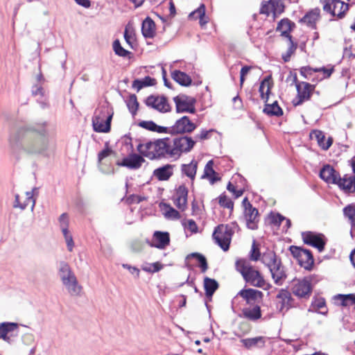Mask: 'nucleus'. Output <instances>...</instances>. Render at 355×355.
Wrapping results in <instances>:
<instances>
[{"label":"nucleus","mask_w":355,"mask_h":355,"mask_svg":"<svg viewBox=\"0 0 355 355\" xmlns=\"http://www.w3.org/2000/svg\"><path fill=\"white\" fill-rule=\"evenodd\" d=\"M30 130L36 135L26 139L22 145L24 150L31 155L49 157L55 150V145L50 139L46 123L35 124Z\"/></svg>","instance_id":"nucleus-1"},{"label":"nucleus","mask_w":355,"mask_h":355,"mask_svg":"<svg viewBox=\"0 0 355 355\" xmlns=\"http://www.w3.org/2000/svg\"><path fill=\"white\" fill-rule=\"evenodd\" d=\"M168 141L169 138L165 137L139 144L137 146V150L142 156L150 160L171 159Z\"/></svg>","instance_id":"nucleus-2"},{"label":"nucleus","mask_w":355,"mask_h":355,"mask_svg":"<svg viewBox=\"0 0 355 355\" xmlns=\"http://www.w3.org/2000/svg\"><path fill=\"white\" fill-rule=\"evenodd\" d=\"M261 262L268 268L274 283L282 286L287 278V274L281 259L274 251L267 250L262 254Z\"/></svg>","instance_id":"nucleus-3"},{"label":"nucleus","mask_w":355,"mask_h":355,"mask_svg":"<svg viewBox=\"0 0 355 355\" xmlns=\"http://www.w3.org/2000/svg\"><path fill=\"white\" fill-rule=\"evenodd\" d=\"M236 270L243 276L246 283L252 286L268 289L269 284H267L261 273L253 268L245 259H238L235 263Z\"/></svg>","instance_id":"nucleus-4"},{"label":"nucleus","mask_w":355,"mask_h":355,"mask_svg":"<svg viewBox=\"0 0 355 355\" xmlns=\"http://www.w3.org/2000/svg\"><path fill=\"white\" fill-rule=\"evenodd\" d=\"M58 275L71 296L80 295L82 286L79 284L76 275L68 263L63 261L59 263Z\"/></svg>","instance_id":"nucleus-5"},{"label":"nucleus","mask_w":355,"mask_h":355,"mask_svg":"<svg viewBox=\"0 0 355 355\" xmlns=\"http://www.w3.org/2000/svg\"><path fill=\"white\" fill-rule=\"evenodd\" d=\"M196 141L188 136L169 138L170 154L171 160L178 159L184 153H189L194 147Z\"/></svg>","instance_id":"nucleus-6"},{"label":"nucleus","mask_w":355,"mask_h":355,"mask_svg":"<svg viewBox=\"0 0 355 355\" xmlns=\"http://www.w3.org/2000/svg\"><path fill=\"white\" fill-rule=\"evenodd\" d=\"M112 116L113 113L107 107H102L96 110L92 118L94 130L97 132H108Z\"/></svg>","instance_id":"nucleus-7"},{"label":"nucleus","mask_w":355,"mask_h":355,"mask_svg":"<svg viewBox=\"0 0 355 355\" xmlns=\"http://www.w3.org/2000/svg\"><path fill=\"white\" fill-rule=\"evenodd\" d=\"M291 291L298 298L308 299L312 293L311 279L304 277L302 279H294L291 282Z\"/></svg>","instance_id":"nucleus-8"},{"label":"nucleus","mask_w":355,"mask_h":355,"mask_svg":"<svg viewBox=\"0 0 355 355\" xmlns=\"http://www.w3.org/2000/svg\"><path fill=\"white\" fill-rule=\"evenodd\" d=\"M289 250L301 267L306 270H311L312 268L314 259L310 250L295 245H291L289 248Z\"/></svg>","instance_id":"nucleus-9"},{"label":"nucleus","mask_w":355,"mask_h":355,"mask_svg":"<svg viewBox=\"0 0 355 355\" xmlns=\"http://www.w3.org/2000/svg\"><path fill=\"white\" fill-rule=\"evenodd\" d=\"M232 234V230L230 227L220 225L215 228L213 239L224 251H227L230 248Z\"/></svg>","instance_id":"nucleus-10"},{"label":"nucleus","mask_w":355,"mask_h":355,"mask_svg":"<svg viewBox=\"0 0 355 355\" xmlns=\"http://www.w3.org/2000/svg\"><path fill=\"white\" fill-rule=\"evenodd\" d=\"M324 11L332 16L343 18L349 9V4L340 0H321Z\"/></svg>","instance_id":"nucleus-11"},{"label":"nucleus","mask_w":355,"mask_h":355,"mask_svg":"<svg viewBox=\"0 0 355 355\" xmlns=\"http://www.w3.org/2000/svg\"><path fill=\"white\" fill-rule=\"evenodd\" d=\"M197 125L193 123L189 116H184L178 119L175 124L171 127H167V134L171 135H183L191 133L196 130Z\"/></svg>","instance_id":"nucleus-12"},{"label":"nucleus","mask_w":355,"mask_h":355,"mask_svg":"<svg viewBox=\"0 0 355 355\" xmlns=\"http://www.w3.org/2000/svg\"><path fill=\"white\" fill-rule=\"evenodd\" d=\"M315 86L306 82H299L297 84V96L293 100V104L294 106H298L302 105L304 102L310 100L313 92L315 90Z\"/></svg>","instance_id":"nucleus-13"},{"label":"nucleus","mask_w":355,"mask_h":355,"mask_svg":"<svg viewBox=\"0 0 355 355\" xmlns=\"http://www.w3.org/2000/svg\"><path fill=\"white\" fill-rule=\"evenodd\" d=\"M244 207V217L246 221L248 228L250 230H257L259 221V211L257 209L253 207L252 204L245 198L242 202Z\"/></svg>","instance_id":"nucleus-14"},{"label":"nucleus","mask_w":355,"mask_h":355,"mask_svg":"<svg viewBox=\"0 0 355 355\" xmlns=\"http://www.w3.org/2000/svg\"><path fill=\"white\" fill-rule=\"evenodd\" d=\"M173 101L175 103L176 112L195 113V100L185 95L178 96L174 97Z\"/></svg>","instance_id":"nucleus-15"},{"label":"nucleus","mask_w":355,"mask_h":355,"mask_svg":"<svg viewBox=\"0 0 355 355\" xmlns=\"http://www.w3.org/2000/svg\"><path fill=\"white\" fill-rule=\"evenodd\" d=\"M146 105L159 112H167L171 110L168 101L164 96H149L145 101Z\"/></svg>","instance_id":"nucleus-16"},{"label":"nucleus","mask_w":355,"mask_h":355,"mask_svg":"<svg viewBox=\"0 0 355 355\" xmlns=\"http://www.w3.org/2000/svg\"><path fill=\"white\" fill-rule=\"evenodd\" d=\"M302 236L304 243L317 248L319 252L324 250L325 241L323 239V235L311 232H302Z\"/></svg>","instance_id":"nucleus-17"},{"label":"nucleus","mask_w":355,"mask_h":355,"mask_svg":"<svg viewBox=\"0 0 355 355\" xmlns=\"http://www.w3.org/2000/svg\"><path fill=\"white\" fill-rule=\"evenodd\" d=\"M18 324L15 322H2L0 324V338L10 343L12 338L17 334Z\"/></svg>","instance_id":"nucleus-18"},{"label":"nucleus","mask_w":355,"mask_h":355,"mask_svg":"<svg viewBox=\"0 0 355 355\" xmlns=\"http://www.w3.org/2000/svg\"><path fill=\"white\" fill-rule=\"evenodd\" d=\"M144 162L145 159L141 155L136 153H132L126 157H124L121 162H118L117 164L119 166L127 167L130 169L136 170L139 168Z\"/></svg>","instance_id":"nucleus-19"},{"label":"nucleus","mask_w":355,"mask_h":355,"mask_svg":"<svg viewBox=\"0 0 355 355\" xmlns=\"http://www.w3.org/2000/svg\"><path fill=\"white\" fill-rule=\"evenodd\" d=\"M336 184L345 193H355V175H345L343 178L339 177Z\"/></svg>","instance_id":"nucleus-20"},{"label":"nucleus","mask_w":355,"mask_h":355,"mask_svg":"<svg viewBox=\"0 0 355 355\" xmlns=\"http://www.w3.org/2000/svg\"><path fill=\"white\" fill-rule=\"evenodd\" d=\"M320 177L327 183L336 184L340 175L332 166L327 164L320 170Z\"/></svg>","instance_id":"nucleus-21"},{"label":"nucleus","mask_w":355,"mask_h":355,"mask_svg":"<svg viewBox=\"0 0 355 355\" xmlns=\"http://www.w3.org/2000/svg\"><path fill=\"white\" fill-rule=\"evenodd\" d=\"M188 189L184 185H180L176 189L175 195L174 197V202L176 207L181 209L184 210L187 204Z\"/></svg>","instance_id":"nucleus-22"},{"label":"nucleus","mask_w":355,"mask_h":355,"mask_svg":"<svg viewBox=\"0 0 355 355\" xmlns=\"http://www.w3.org/2000/svg\"><path fill=\"white\" fill-rule=\"evenodd\" d=\"M170 243V236L166 232L156 231L153 234V241L150 245L159 249H164Z\"/></svg>","instance_id":"nucleus-23"},{"label":"nucleus","mask_w":355,"mask_h":355,"mask_svg":"<svg viewBox=\"0 0 355 355\" xmlns=\"http://www.w3.org/2000/svg\"><path fill=\"white\" fill-rule=\"evenodd\" d=\"M174 165L166 164L153 171V175L159 181L168 180L173 174Z\"/></svg>","instance_id":"nucleus-24"},{"label":"nucleus","mask_w":355,"mask_h":355,"mask_svg":"<svg viewBox=\"0 0 355 355\" xmlns=\"http://www.w3.org/2000/svg\"><path fill=\"white\" fill-rule=\"evenodd\" d=\"M238 295L243 297L248 304L255 302L258 299H261L263 293L261 291L253 288L242 289Z\"/></svg>","instance_id":"nucleus-25"},{"label":"nucleus","mask_w":355,"mask_h":355,"mask_svg":"<svg viewBox=\"0 0 355 355\" xmlns=\"http://www.w3.org/2000/svg\"><path fill=\"white\" fill-rule=\"evenodd\" d=\"M277 298L279 300V303L281 304L280 311H282L284 309L288 310L293 306L294 300L287 290L281 289L277 295Z\"/></svg>","instance_id":"nucleus-26"},{"label":"nucleus","mask_w":355,"mask_h":355,"mask_svg":"<svg viewBox=\"0 0 355 355\" xmlns=\"http://www.w3.org/2000/svg\"><path fill=\"white\" fill-rule=\"evenodd\" d=\"M320 10L319 8H315L307 12L301 19V21L315 29L316 28V22L320 19Z\"/></svg>","instance_id":"nucleus-27"},{"label":"nucleus","mask_w":355,"mask_h":355,"mask_svg":"<svg viewBox=\"0 0 355 355\" xmlns=\"http://www.w3.org/2000/svg\"><path fill=\"white\" fill-rule=\"evenodd\" d=\"M271 76H268L266 77L261 82L259 88L260 93V97L263 99L265 103L268 102L269 95L270 94V89L272 87V83L270 82Z\"/></svg>","instance_id":"nucleus-28"},{"label":"nucleus","mask_w":355,"mask_h":355,"mask_svg":"<svg viewBox=\"0 0 355 355\" xmlns=\"http://www.w3.org/2000/svg\"><path fill=\"white\" fill-rule=\"evenodd\" d=\"M141 32L146 38H153L155 36V24L149 17H147L143 21Z\"/></svg>","instance_id":"nucleus-29"},{"label":"nucleus","mask_w":355,"mask_h":355,"mask_svg":"<svg viewBox=\"0 0 355 355\" xmlns=\"http://www.w3.org/2000/svg\"><path fill=\"white\" fill-rule=\"evenodd\" d=\"M241 342L243 343V346L248 349L254 347L262 348L265 346L266 338L263 336H257L254 338L242 339Z\"/></svg>","instance_id":"nucleus-30"},{"label":"nucleus","mask_w":355,"mask_h":355,"mask_svg":"<svg viewBox=\"0 0 355 355\" xmlns=\"http://www.w3.org/2000/svg\"><path fill=\"white\" fill-rule=\"evenodd\" d=\"M214 161L209 160L205 166L204 174L202 178L209 179L211 184H214L220 180L218 173L214 170Z\"/></svg>","instance_id":"nucleus-31"},{"label":"nucleus","mask_w":355,"mask_h":355,"mask_svg":"<svg viewBox=\"0 0 355 355\" xmlns=\"http://www.w3.org/2000/svg\"><path fill=\"white\" fill-rule=\"evenodd\" d=\"M189 17L195 19H199V23L202 27L208 23V17L205 15V6L203 3L191 12Z\"/></svg>","instance_id":"nucleus-32"},{"label":"nucleus","mask_w":355,"mask_h":355,"mask_svg":"<svg viewBox=\"0 0 355 355\" xmlns=\"http://www.w3.org/2000/svg\"><path fill=\"white\" fill-rule=\"evenodd\" d=\"M242 313L244 318L252 321H255L261 317V308L258 305L243 309Z\"/></svg>","instance_id":"nucleus-33"},{"label":"nucleus","mask_w":355,"mask_h":355,"mask_svg":"<svg viewBox=\"0 0 355 355\" xmlns=\"http://www.w3.org/2000/svg\"><path fill=\"white\" fill-rule=\"evenodd\" d=\"M294 24L292 23L290 20L288 19H284L279 22L277 31H279L282 36H284L288 40H291L292 39V36L290 35V32Z\"/></svg>","instance_id":"nucleus-34"},{"label":"nucleus","mask_w":355,"mask_h":355,"mask_svg":"<svg viewBox=\"0 0 355 355\" xmlns=\"http://www.w3.org/2000/svg\"><path fill=\"white\" fill-rule=\"evenodd\" d=\"M172 78L182 86H189L191 84V78L186 73L175 70L171 73Z\"/></svg>","instance_id":"nucleus-35"},{"label":"nucleus","mask_w":355,"mask_h":355,"mask_svg":"<svg viewBox=\"0 0 355 355\" xmlns=\"http://www.w3.org/2000/svg\"><path fill=\"white\" fill-rule=\"evenodd\" d=\"M333 69H326L324 67L313 69L310 67H303L300 69V74L305 78L309 79L310 76L314 72L323 71L326 77H329L332 73Z\"/></svg>","instance_id":"nucleus-36"},{"label":"nucleus","mask_w":355,"mask_h":355,"mask_svg":"<svg viewBox=\"0 0 355 355\" xmlns=\"http://www.w3.org/2000/svg\"><path fill=\"white\" fill-rule=\"evenodd\" d=\"M139 125L146 130L153 132L167 133V127L158 125L153 121H142L139 122Z\"/></svg>","instance_id":"nucleus-37"},{"label":"nucleus","mask_w":355,"mask_h":355,"mask_svg":"<svg viewBox=\"0 0 355 355\" xmlns=\"http://www.w3.org/2000/svg\"><path fill=\"white\" fill-rule=\"evenodd\" d=\"M263 111L268 116H280L283 114V110L276 101L271 104L266 102Z\"/></svg>","instance_id":"nucleus-38"},{"label":"nucleus","mask_w":355,"mask_h":355,"mask_svg":"<svg viewBox=\"0 0 355 355\" xmlns=\"http://www.w3.org/2000/svg\"><path fill=\"white\" fill-rule=\"evenodd\" d=\"M156 83V80L155 78H153L150 76H146L144 78L136 79L132 82V87L136 89L137 92L145 87L153 86Z\"/></svg>","instance_id":"nucleus-39"},{"label":"nucleus","mask_w":355,"mask_h":355,"mask_svg":"<svg viewBox=\"0 0 355 355\" xmlns=\"http://www.w3.org/2000/svg\"><path fill=\"white\" fill-rule=\"evenodd\" d=\"M197 167L198 163L196 161L192 160L191 163L188 164L182 165V173L191 180H193L196 174Z\"/></svg>","instance_id":"nucleus-40"},{"label":"nucleus","mask_w":355,"mask_h":355,"mask_svg":"<svg viewBox=\"0 0 355 355\" xmlns=\"http://www.w3.org/2000/svg\"><path fill=\"white\" fill-rule=\"evenodd\" d=\"M204 288L205 290V295L207 297H211L214 292L218 288V282L209 277H205L204 279Z\"/></svg>","instance_id":"nucleus-41"},{"label":"nucleus","mask_w":355,"mask_h":355,"mask_svg":"<svg viewBox=\"0 0 355 355\" xmlns=\"http://www.w3.org/2000/svg\"><path fill=\"white\" fill-rule=\"evenodd\" d=\"M335 300L343 306H351L355 304V294H338L335 296Z\"/></svg>","instance_id":"nucleus-42"},{"label":"nucleus","mask_w":355,"mask_h":355,"mask_svg":"<svg viewBox=\"0 0 355 355\" xmlns=\"http://www.w3.org/2000/svg\"><path fill=\"white\" fill-rule=\"evenodd\" d=\"M318 140V145L324 150H327L332 144L331 138L326 139L323 132L319 130L314 132Z\"/></svg>","instance_id":"nucleus-43"},{"label":"nucleus","mask_w":355,"mask_h":355,"mask_svg":"<svg viewBox=\"0 0 355 355\" xmlns=\"http://www.w3.org/2000/svg\"><path fill=\"white\" fill-rule=\"evenodd\" d=\"M191 258L196 259V260L199 262V266L200 267L201 271L202 272H205L207 270L208 265H207V259L203 255H202L201 254H199L198 252H193V253L188 254L186 257V260H189Z\"/></svg>","instance_id":"nucleus-44"},{"label":"nucleus","mask_w":355,"mask_h":355,"mask_svg":"<svg viewBox=\"0 0 355 355\" xmlns=\"http://www.w3.org/2000/svg\"><path fill=\"white\" fill-rule=\"evenodd\" d=\"M343 214L348 218L352 226L355 227V203L348 205L344 207Z\"/></svg>","instance_id":"nucleus-45"},{"label":"nucleus","mask_w":355,"mask_h":355,"mask_svg":"<svg viewBox=\"0 0 355 355\" xmlns=\"http://www.w3.org/2000/svg\"><path fill=\"white\" fill-rule=\"evenodd\" d=\"M126 105L132 115H135L139 107V103L135 94H131L126 100Z\"/></svg>","instance_id":"nucleus-46"},{"label":"nucleus","mask_w":355,"mask_h":355,"mask_svg":"<svg viewBox=\"0 0 355 355\" xmlns=\"http://www.w3.org/2000/svg\"><path fill=\"white\" fill-rule=\"evenodd\" d=\"M113 50L114 53L123 58L130 57V55L132 54V53L122 47L121 45V43L119 40H116L114 41L113 44Z\"/></svg>","instance_id":"nucleus-47"},{"label":"nucleus","mask_w":355,"mask_h":355,"mask_svg":"<svg viewBox=\"0 0 355 355\" xmlns=\"http://www.w3.org/2000/svg\"><path fill=\"white\" fill-rule=\"evenodd\" d=\"M218 204L220 207L227 208L230 210V211H233L234 209V202L233 201L229 198L225 194H221L218 198Z\"/></svg>","instance_id":"nucleus-48"},{"label":"nucleus","mask_w":355,"mask_h":355,"mask_svg":"<svg viewBox=\"0 0 355 355\" xmlns=\"http://www.w3.org/2000/svg\"><path fill=\"white\" fill-rule=\"evenodd\" d=\"M124 39L125 42L132 47V44L135 40V33L133 28L129 25L125 26L124 31Z\"/></svg>","instance_id":"nucleus-49"},{"label":"nucleus","mask_w":355,"mask_h":355,"mask_svg":"<svg viewBox=\"0 0 355 355\" xmlns=\"http://www.w3.org/2000/svg\"><path fill=\"white\" fill-rule=\"evenodd\" d=\"M289 40V46L287 49V51L285 54L282 55V59L285 62H287L290 60L291 55L295 53L296 49H297V44L295 43L292 39L288 40Z\"/></svg>","instance_id":"nucleus-50"},{"label":"nucleus","mask_w":355,"mask_h":355,"mask_svg":"<svg viewBox=\"0 0 355 355\" xmlns=\"http://www.w3.org/2000/svg\"><path fill=\"white\" fill-rule=\"evenodd\" d=\"M275 0H269L267 3H265L262 5L261 8V13L270 15V13L272 12V10H276V11H279L280 10H277L275 8Z\"/></svg>","instance_id":"nucleus-51"},{"label":"nucleus","mask_w":355,"mask_h":355,"mask_svg":"<svg viewBox=\"0 0 355 355\" xmlns=\"http://www.w3.org/2000/svg\"><path fill=\"white\" fill-rule=\"evenodd\" d=\"M37 191V188H34L31 191L26 192V197L24 200H23V204L26 205V207L31 204V209H34L35 205V200L33 198L34 193Z\"/></svg>","instance_id":"nucleus-52"},{"label":"nucleus","mask_w":355,"mask_h":355,"mask_svg":"<svg viewBox=\"0 0 355 355\" xmlns=\"http://www.w3.org/2000/svg\"><path fill=\"white\" fill-rule=\"evenodd\" d=\"M261 257L262 254H261L259 248L256 245L255 241H254L250 251V260L255 261L258 260L261 261Z\"/></svg>","instance_id":"nucleus-53"},{"label":"nucleus","mask_w":355,"mask_h":355,"mask_svg":"<svg viewBox=\"0 0 355 355\" xmlns=\"http://www.w3.org/2000/svg\"><path fill=\"white\" fill-rule=\"evenodd\" d=\"M60 227L62 232H68L69 217L66 213L61 214L59 218Z\"/></svg>","instance_id":"nucleus-54"},{"label":"nucleus","mask_w":355,"mask_h":355,"mask_svg":"<svg viewBox=\"0 0 355 355\" xmlns=\"http://www.w3.org/2000/svg\"><path fill=\"white\" fill-rule=\"evenodd\" d=\"M63 236L65 239V241L67 243V249L69 252L73 250L74 243L73 241L72 236L70 234L69 232H62Z\"/></svg>","instance_id":"nucleus-55"},{"label":"nucleus","mask_w":355,"mask_h":355,"mask_svg":"<svg viewBox=\"0 0 355 355\" xmlns=\"http://www.w3.org/2000/svg\"><path fill=\"white\" fill-rule=\"evenodd\" d=\"M165 216L167 218L173 219H178L180 217V213L170 206L168 207V209L166 211Z\"/></svg>","instance_id":"nucleus-56"},{"label":"nucleus","mask_w":355,"mask_h":355,"mask_svg":"<svg viewBox=\"0 0 355 355\" xmlns=\"http://www.w3.org/2000/svg\"><path fill=\"white\" fill-rule=\"evenodd\" d=\"M184 225L185 228L190 230L192 233H196L198 232V226L193 219L187 220L184 222Z\"/></svg>","instance_id":"nucleus-57"},{"label":"nucleus","mask_w":355,"mask_h":355,"mask_svg":"<svg viewBox=\"0 0 355 355\" xmlns=\"http://www.w3.org/2000/svg\"><path fill=\"white\" fill-rule=\"evenodd\" d=\"M122 267L125 269H127L130 273L135 275L136 278H139L140 274V270L139 268L135 266H132L128 263H123Z\"/></svg>","instance_id":"nucleus-58"},{"label":"nucleus","mask_w":355,"mask_h":355,"mask_svg":"<svg viewBox=\"0 0 355 355\" xmlns=\"http://www.w3.org/2000/svg\"><path fill=\"white\" fill-rule=\"evenodd\" d=\"M270 218L271 222L276 225H280L282 222L286 219L284 216L279 214H272Z\"/></svg>","instance_id":"nucleus-59"},{"label":"nucleus","mask_w":355,"mask_h":355,"mask_svg":"<svg viewBox=\"0 0 355 355\" xmlns=\"http://www.w3.org/2000/svg\"><path fill=\"white\" fill-rule=\"evenodd\" d=\"M214 130L211 129L209 130H202L200 132L199 135L195 136V139L197 141L198 139L199 140H205V139H207L209 137V133L213 132Z\"/></svg>","instance_id":"nucleus-60"},{"label":"nucleus","mask_w":355,"mask_h":355,"mask_svg":"<svg viewBox=\"0 0 355 355\" xmlns=\"http://www.w3.org/2000/svg\"><path fill=\"white\" fill-rule=\"evenodd\" d=\"M32 94L33 96H43L44 91L41 84H35L32 88Z\"/></svg>","instance_id":"nucleus-61"},{"label":"nucleus","mask_w":355,"mask_h":355,"mask_svg":"<svg viewBox=\"0 0 355 355\" xmlns=\"http://www.w3.org/2000/svg\"><path fill=\"white\" fill-rule=\"evenodd\" d=\"M252 67L250 66H244L241 68L240 71V85H243L245 81V76L248 74L249 71L251 69Z\"/></svg>","instance_id":"nucleus-62"},{"label":"nucleus","mask_w":355,"mask_h":355,"mask_svg":"<svg viewBox=\"0 0 355 355\" xmlns=\"http://www.w3.org/2000/svg\"><path fill=\"white\" fill-rule=\"evenodd\" d=\"M13 207L15 208H20L21 209H24L26 208V205L23 204V202L20 200V196L18 194H15V202Z\"/></svg>","instance_id":"nucleus-63"},{"label":"nucleus","mask_w":355,"mask_h":355,"mask_svg":"<svg viewBox=\"0 0 355 355\" xmlns=\"http://www.w3.org/2000/svg\"><path fill=\"white\" fill-rule=\"evenodd\" d=\"M112 153V150L111 149H110L109 148L103 149L98 155V161L101 162L104 158L110 155Z\"/></svg>","instance_id":"nucleus-64"}]
</instances>
